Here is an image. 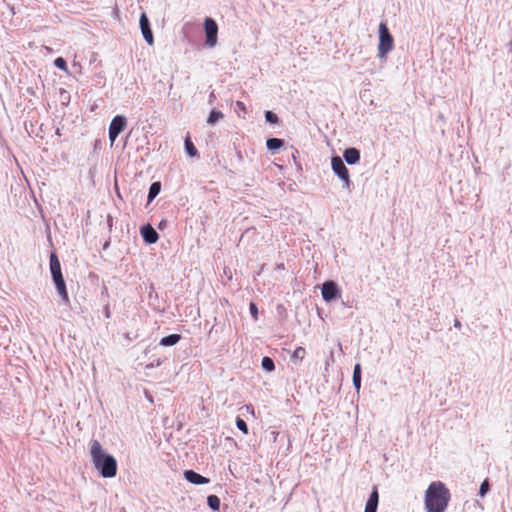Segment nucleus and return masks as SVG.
<instances>
[{
  "instance_id": "39448f33",
  "label": "nucleus",
  "mask_w": 512,
  "mask_h": 512,
  "mask_svg": "<svg viewBox=\"0 0 512 512\" xmlns=\"http://www.w3.org/2000/svg\"><path fill=\"white\" fill-rule=\"evenodd\" d=\"M331 166L335 174L344 182V184L349 187L350 185V176L347 167L345 166L343 160L339 156L332 157Z\"/></svg>"
},
{
  "instance_id": "7ed1b4c3",
  "label": "nucleus",
  "mask_w": 512,
  "mask_h": 512,
  "mask_svg": "<svg viewBox=\"0 0 512 512\" xmlns=\"http://www.w3.org/2000/svg\"><path fill=\"white\" fill-rule=\"evenodd\" d=\"M50 271L58 294L65 303H69V295L61 272V264L55 253L50 255Z\"/></svg>"
},
{
  "instance_id": "cd10ccee",
  "label": "nucleus",
  "mask_w": 512,
  "mask_h": 512,
  "mask_svg": "<svg viewBox=\"0 0 512 512\" xmlns=\"http://www.w3.org/2000/svg\"><path fill=\"white\" fill-rule=\"evenodd\" d=\"M273 435H274V440H276L277 436L279 435V432H273Z\"/></svg>"
},
{
  "instance_id": "4be33fe9",
  "label": "nucleus",
  "mask_w": 512,
  "mask_h": 512,
  "mask_svg": "<svg viewBox=\"0 0 512 512\" xmlns=\"http://www.w3.org/2000/svg\"><path fill=\"white\" fill-rule=\"evenodd\" d=\"M236 426L244 434H248L249 433L248 426H247L246 422L242 418H240V417L236 418Z\"/></svg>"
},
{
  "instance_id": "6e6552de",
  "label": "nucleus",
  "mask_w": 512,
  "mask_h": 512,
  "mask_svg": "<svg viewBox=\"0 0 512 512\" xmlns=\"http://www.w3.org/2000/svg\"><path fill=\"white\" fill-rule=\"evenodd\" d=\"M141 33L148 45L154 44V36L146 13H142L139 19Z\"/></svg>"
},
{
  "instance_id": "412c9836",
  "label": "nucleus",
  "mask_w": 512,
  "mask_h": 512,
  "mask_svg": "<svg viewBox=\"0 0 512 512\" xmlns=\"http://www.w3.org/2000/svg\"><path fill=\"white\" fill-rule=\"evenodd\" d=\"M262 367L264 370L271 372L275 369L274 361L266 356L262 359Z\"/></svg>"
},
{
  "instance_id": "f257e3e1",
  "label": "nucleus",
  "mask_w": 512,
  "mask_h": 512,
  "mask_svg": "<svg viewBox=\"0 0 512 512\" xmlns=\"http://www.w3.org/2000/svg\"><path fill=\"white\" fill-rule=\"evenodd\" d=\"M90 454L95 469L103 478H113L117 474V461L107 454L98 440L90 443Z\"/></svg>"
},
{
  "instance_id": "9b49d317",
  "label": "nucleus",
  "mask_w": 512,
  "mask_h": 512,
  "mask_svg": "<svg viewBox=\"0 0 512 512\" xmlns=\"http://www.w3.org/2000/svg\"><path fill=\"white\" fill-rule=\"evenodd\" d=\"M185 479L193 484H207L209 482V479L196 473L193 470H186L184 472Z\"/></svg>"
},
{
  "instance_id": "f03ea898",
  "label": "nucleus",
  "mask_w": 512,
  "mask_h": 512,
  "mask_svg": "<svg viewBox=\"0 0 512 512\" xmlns=\"http://www.w3.org/2000/svg\"><path fill=\"white\" fill-rule=\"evenodd\" d=\"M450 501V492L444 483L432 482L425 492V508L427 512H444Z\"/></svg>"
},
{
  "instance_id": "f3484780",
  "label": "nucleus",
  "mask_w": 512,
  "mask_h": 512,
  "mask_svg": "<svg viewBox=\"0 0 512 512\" xmlns=\"http://www.w3.org/2000/svg\"><path fill=\"white\" fill-rule=\"evenodd\" d=\"M185 149H186L187 154L191 157H195L198 154V151H197L196 147L194 146V144L192 143L189 136H187L185 139Z\"/></svg>"
},
{
  "instance_id": "aec40b11",
  "label": "nucleus",
  "mask_w": 512,
  "mask_h": 512,
  "mask_svg": "<svg viewBox=\"0 0 512 512\" xmlns=\"http://www.w3.org/2000/svg\"><path fill=\"white\" fill-rule=\"evenodd\" d=\"M160 189H161V185L159 182L152 183L149 188V194H148L149 200L154 199L159 194Z\"/></svg>"
},
{
  "instance_id": "ddd939ff",
  "label": "nucleus",
  "mask_w": 512,
  "mask_h": 512,
  "mask_svg": "<svg viewBox=\"0 0 512 512\" xmlns=\"http://www.w3.org/2000/svg\"><path fill=\"white\" fill-rule=\"evenodd\" d=\"M344 159L348 164H355L360 160V152L356 148H348L344 152Z\"/></svg>"
},
{
  "instance_id": "c85d7f7f",
  "label": "nucleus",
  "mask_w": 512,
  "mask_h": 512,
  "mask_svg": "<svg viewBox=\"0 0 512 512\" xmlns=\"http://www.w3.org/2000/svg\"><path fill=\"white\" fill-rule=\"evenodd\" d=\"M455 326H456V327L460 326V322H459V321H456V322H455Z\"/></svg>"
},
{
  "instance_id": "f8f14e48",
  "label": "nucleus",
  "mask_w": 512,
  "mask_h": 512,
  "mask_svg": "<svg viewBox=\"0 0 512 512\" xmlns=\"http://www.w3.org/2000/svg\"><path fill=\"white\" fill-rule=\"evenodd\" d=\"M378 501H379L378 490H377V487H374L373 491L370 494V497L366 503L364 512H376L377 507H378Z\"/></svg>"
},
{
  "instance_id": "1a4fd4ad",
  "label": "nucleus",
  "mask_w": 512,
  "mask_h": 512,
  "mask_svg": "<svg viewBox=\"0 0 512 512\" xmlns=\"http://www.w3.org/2000/svg\"><path fill=\"white\" fill-rule=\"evenodd\" d=\"M339 295L337 285L333 281H327L322 286V297L325 301L329 302Z\"/></svg>"
},
{
  "instance_id": "5701e85b",
  "label": "nucleus",
  "mask_w": 512,
  "mask_h": 512,
  "mask_svg": "<svg viewBox=\"0 0 512 512\" xmlns=\"http://www.w3.org/2000/svg\"><path fill=\"white\" fill-rule=\"evenodd\" d=\"M306 355V350L303 347H297L292 355L293 359L303 360Z\"/></svg>"
},
{
  "instance_id": "0eeeda50",
  "label": "nucleus",
  "mask_w": 512,
  "mask_h": 512,
  "mask_svg": "<svg viewBox=\"0 0 512 512\" xmlns=\"http://www.w3.org/2000/svg\"><path fill=\"white\" fill-rule=\"evenodd\" d=\"M126 127V118L124 116L117 115L115 116L109 126V139L111 143H113L118 135L124 130Z\"/></svg>"
},
{
  "instance_id": "4468645a",
  "label": "nucleus",
  "mask_w": 512,
  "mask_h": 512,
  "mask_svg": "<svg viewBox=\"0 0 512 512\" xmlns=\"http://www.w3.org/2000/svg\"><path fill=\"white\" fill-rule=\"evenodd\" d=\"M181 339V336L179 334H171L169 336L163 337L160 340V345L162 346H173L177 344Z\"/></svg>"
},
{
  "instance_id": "b1692460",
  "label": "nucleus",
  "mask_w": 512,
  "mask_h": 512,
  "mask_svg": "<svg viewBox=\"0 0 512 512\" xmlns=\"http://www.w3.org/2000/svg\"><path fill=\"white\" fill-rule=\"evenodd\" d=\"M54 65L65 72H67L68 70L66 60L62 57L56 58L54 61Z\"/></svg>"
},
{
  "instance_id": "bb28decb",
  "label": "nucleus",
  "mask_w": 512,
  "mask_h": 512,
  "mask_svg": "<svg viewBox=\"0 0 512 512\" xmlns=\"http://www.w3.org/2000/svg\"><path fill=\"white\" fill-rule=\"evenodd\" d=\"M488 487H489L488 482L487 481L483 482L480 486V491H479L480 495H484L487 492Z\"/></svg>"
},
{
  "instance_id": "2eb2a0df",
  "label": "nucleus",
  "mask_w": 512,
  "mask_h": 512,
  "mask_svg": "<svg viewBox=\"0 0 512 512\" xmlns=\"http://www.w3.org/2000/svg\"><path fill=\"white\" fill-rule=\"evenodd\" d=\"M353 384L357 390L360 389L361 386V365L358 363L354 366L353 371Z\"/></svg>"
},
{
  "instance_id": "393cba45",
  "label": "nucleus",
  "mask_w": 512,
  "mask_h": 512,
  "mask_svg": "<svg viewBox=\"0 0 512 512\" xmlns=\"http://www.w3.org/2000/svg\"><path fill=\"white\" fill-rule=\"evenodd\" d=\"M265 118L271 124H276L278 122V116L272 111H267L265 114Z\"/></svg>"
},
{
  "instance_id": "a878e982",
  "label": "nucleus",
  "mask_w": 512,
  "mask_h": 512,
  "mask_svg": "<svg viewBox=\"0 0 512 512\" xmlns=\"http://www.w3.org/2000/svg\"><path fill=\"white\" fill-rule=\"evenodd\" d=\"M250 313L254 320H258V308L254 302L249 305Z\"/></svg>"
},
{
  "instance_id": "9d476101",
  "label": "nucleus",
  "mask_w": 512,
  "mask_h": 512,
  "mask_svg": "<svg viewBox=\"0 0 512 512\" xmlns=\"http://www.w3.org/2000/svg\"><path fill=\"white\" fill-rule=\"evenodd\" d=\"M141 235H142L143 239L149 244H153V243L157 242V240H158V233L150 225H146V226L142 227Z\"/></svg>"
},
{
  "instance_id": "a211bd4d",
  "label": "nucleus",
  "mask_w": 512,
  "mask_h": 512,
  "mask_svg": "<svg viewBox=\"0 0 512 512\" xmlns=\"http://www.w3.org/2000/svg\"><path fill=\"white\" fill-rule=\"evenodd\" d=\"M207 503L209 507L214 511H218L220 509V499L216 495L208 496Z\"/></svg>"
},
{
  "instance_id": "6ab92c4d",
  "label": "nucleus",
  "mask_w": 512,
  "mask_h": 512,
  "mask_svg": "<svg viewBox=\"0 0 512 512\" xmlns=\"http://www.w3.org/2000/svg\"><path fill=\"white\" fill-rule=\"evenodd\" d=\"M222 118H223V113L221 111L212 110L207 119V123L210 125H213L216 122H218L219 120H221Z\"/></svg>"
},
{
  "instance_id": "423d86ee",
  "label": "nucleus",
  "mask_w": 512,
  "mask_h": 512,
  "mask_svg": "<svg viewBox=\"0 0 512 512\" xmlns=\"http://www.w3.org/2000/svg\"><path fill=\"white\" fill-rule=\"evenodd\" d=\"M204 29L206 33V44L209 47H214L217 44L218 25L214 19L208 17L204 22Z\"/></svg>"
},
{
  "instance_id": "dca6fc26",
  "label": "nucleus",
  "mask_w": 512,
  "mask_h": 512,
  "mask_svg": "<svg viewBox=\"0 0 512 512\" xmlns=\"http://www.w3.org/2000/svg\"><path fill=\"white\" fill-rule=\"evenodd\" d=\"M284 142L278 138H270L266 142V146L269 150H277L283 146Z\"/></svg>"
},
{
  "instance_id": "20e7f679",
  "label": "nucleus",
  "mask_w": 512,
  "mask_h": 512,
  "mask_svg": "<svg viewBox=\"0 0 512 512\" xmlns=\"http://www.w3.org/2000/svg\"><path fill=\"white\" fill-rule=\"evenodd\" d=\"M394 48V39L389 32L386 23L381 22L379 25V44L378 53L379 57H385Z\"/></svg>"
}]
</instances>
